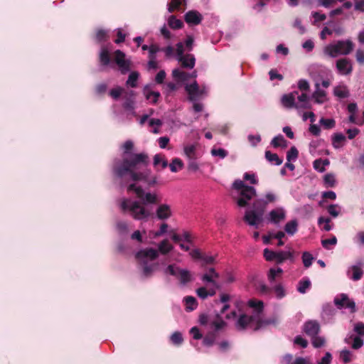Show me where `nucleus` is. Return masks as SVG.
Listing matches in <instances>:
<instances>
[{
    "label": "nucleus",
    "instance_id": "0e129e2a",
    "mask_svg": "<svg viewBox=\"0 0 364 364\" xmlns=\"http://www.w3.org/2000/svg\"><path fill=\"white\" fill-rule=\"evenodd\" d=\"M294 344L299 345L305 348L308 346V341L302 338L301 336H297L294 338Z\"/></svg>",
    "mask_w": 364,
    "mask_h": 364
},
{
    "label": "nucleus",
    "instance_id": "6e6d98bb",
    "mask_svg": "<svg viewBox=\"0 0 364 364\" xmlns=\"http://www.w3.org/2000/svg\"><path fill=\"white\" fill-rule=\"evenodd\" d=\"M328 213L333 217L336 218L339 215L340 210L337 204H331L327 208Z\"/></svg>",
    "mask_w": 364,
    "mask_h": 364
},
{
    "label": "nucleus",
    "instance_id": "052dcab7",
    "mask_svg": "<svg viewBox=\"0 0 364 364\" xmlns=\"http://www.w3.org/2000/svg\"><path fill=\"white\" fill-rule=\"evenodd\" d=\"M117 38L114 40V43L117 44H119L125 41L126 34L122 32V30L121 28H117Z\"/></svg>",
    "mask_w": 364,
    "mask_h": 364
},
{
    "label": "nucleus",
    "instance_id": "f3484780",
    "mask_svg": "<svg viewBox=\"0 0 364 364\" xmlns=\"http://www.w3.org/2000/svg\"><path fill=\"white\" fill-rule=\"evenodd\" d=\"M297 94L296 92L285 94L282 97L281 102L282 105L287 109L299 108V105L295 103V95Z\"/></svg>",
    "mask_w": 364,
    "mask_h": 364
},
{
    "label": "nucleus",
    "instance_id": "f03ea898",
    "mask_svg": "<svg viewBox=\"0 0 364 364\" xmlns=\"http://www.w3.org/2000/svg\"><path fill=\"white\" fill-rule=\"evenodd\" d=\"M127 192H134L139 200H132L124 198L120 203V208L124 213H129L130 216L136 220L146 221L152 215V213L146 208L149 204H157L159 200L155 193H145L141 186H136L135 183L129 184L127 187Z\"/></svg>",
    "mask_w": 364,
    "mask_h": 364
},
{
    "label": "nucleus",
    "instance_id": "3c124183",
    "mask_svg": "<svg viewBox=\"0 0 364 364\" xmlns=\"http://www.w3.org/2000/svg\"><path fill=\"white\" fill-rule=\"evenodd\" d=\"M248 304L250 307L255 309L258 313H261L263 310L264 304L262 301L250 300Z\"/></svg>",
    "mask_w": 364,
    "mask_h": 364
},
{
    "label": "nucleus",
    "instance_id": "bf43d9fd",
    "mask_svg": "<svg viewBox=\"0 0 364 364\" xmlns=\"http://www.w3.org/2000/svg\"><path fill=\"white\" fill-rule=\"evenodd\" d=\"M211 154L213 156H220L221 159H224L225 157H226L228 156V151L223 149H213L211 150Z\"/></svg>",
    "mask_w": 364,
    "mask_h": 364
},
{
    "label": "nucleus",
    "instance_id": "69168bd1",
    "mask_svg": "<svg viewBox=\"0 0 364 364\" xmlns=\"http://www.w3.org/2000/svg\"><path fill=\"white\" fill-rule=\"evenodd\" d=\"M298 87L301 91H308L310 86L307 80L301 79L298 82Z\"/></svg>",
    "mask_w": 364,
    "mask_h": 364
},
{
    "label": "nucleus",
    "instance_id": "aec40b11",
    "mask_svg": "<svg viewBox=\"0 0 364 364\" xmlns=\"http://www.w3.org/2000/svg\"><path fill=\"white\" fill-rule=\"evenodd\" d=\"M144 94L145 95V97L146 100H151V102L153 104H156L159 98L161 96V94L159 92H155L152 91L149 89V85H146L144 88Z\"/></svg>",
    "mask_w": 364,
    "mask_h": 364
},
{
    "label": "nucleus",
    "instance_id": "f8f14e48",
    "mask_svg": "<svg viewBox=\"0 0 364 364\" xmlns=\"http://www.w3.org/2000/svg\"><path fill=\"white\" fill-rule=\"evenodd\" d=\"M336 68L341 75H350L353 71V65L350 60L346 58L338 59L336 61Z\"/></svg>",
    "mask_w": 364,
    "mask_h": 364
},
{
    "label": "nucleus",
    "instance_id": "ea45409f",
    "mask_svg": "<svg viewBox=\"0 0 364 364\" xmlns=\"http://www.w3.org/2000/svg\"><path fill=\"white\" fill-rule=\"evenodd\" d=\"M309 97L306 93H302L301 95L298 97V100L301 102V105H299V108L303 109H309L311 108V105L309 103Z\"/></svg>",
    "mask_w": 364,
    "mask_h": 364
},
{
    "label": "nucleus",
    "instance_id": "c9c22d12",
    "mask_svg": "<svg viewBox=\"0 0 364 364\" xmlns=\"http://www.w3.org/2000/svg\"><path fill=\"white\" fill-rule=\"evenodd\" d=\"M139 77V73L136 71L132 72L127 80V85L130 86L131 87H136L137 86V80Z\"/></svg>",
    "mask_w": 364,
    "mask_h": 364
},
{
    "label": "nucleus",
    "instance_id": "603ef678",
    "mask_svg": "<svg viewBox=\"0 0 364 364\" xmlns=\"http://www.w3.org/2000/svg\"><path fill=\"white\" fill-rule=\"evenodd\" d=\"M337 243V238L336 236H333L330 239H325L321 240L322 246L327 250H329V245H335Z\"/></svg>",
    "mask_w": 364,
    "mask_h": 364
},
{
    "label": "nucleus",
    "instance_id": "c85d7f7f",
    "mask_svg": "<svg viewBox=\"0 0 364 364\" xmlns=\"http://www.w3.org/2000/svg\"><path fill=\"white\" fill-rule=\"evenodd\" d=\"M298 230V223L296 220H292L286 223L284 226L285 232L291 235H294Z\"/></svg>",
    "mask_w": 364,
    "mask_h": 364
},
{
    "label": "nucleus",
    "instance_id": "9b49d317",
    "mask_svg": "<svg viewBox=\"0 0 364 364\" xmlns=\"http://www.w3.org/2000/svg\"><path fill=\"white\" fill-rule=\"evenodd\" d=\"M321 330L319 323L316 320H309L304 323L303 326L304 332L309 337H315Z\"/></svg>",
    "mask_w": 364,
    "mask_h": 364
},
{
    "label": "nucleus",
    "instance_id": "ddd939ff",
    "mask_svg": "<svg viewBox=\"0 0 364 364\" xmlns=\"http://www.w3.org/2000/svg\"><path fill=\"white\" fill-rule=\"evenodd\" d=\"M219 278V274L215 271V268L210 267L208 272L201 277L203 282H208L212 284L213 287L220 289L219 284L216 282V279Z\"/></svg>",
    "mask_w": 364,
    "mask_h": 364
},
{
    "label": "nucleus",
    "instance_id": "09e8293b",
    "mask_svg": "<svg viewBox=\"0 0 364 364\" xmlns=\"http://www.w3.org/2000/svg\"><path fill=\"white\" fill-rule=\"evenodd\" d=\"M171 341L175 345H181L183 341L182 334L178 331L174 332L171 336Z\"/></svg>",
    "mask_w": 364,
    "mask_h": 364
},
{
    "label": "nucleus",
    "instance_id": "423d86ee",
    "mask_svg": "<svg viewBox=\"0 0 364 364\" xmlns=\"http://www.w3.org/2000/svg\"><path fill=\"white\" fill-rule=\"evenodd\" d=\"M255 322V326L253 328L255 331H257L264 326H267L272 323L270 319L264 320L257 316H248L245 314H241L236 323V328L239 331H244L247 327Z\"/></svg>",
    "mask_w": 364,
    "mask_h": 364
},
{
    "label": "nucleus",
    "instance_id": "680f3d73",
    "mask_svg": "<svg viewBox=\"0 0 364 364\" xmlns=\"http://www.w3.org/2000/svg\"><path fill=\"white\" fill-rule=\"evenodd\" d=\"M123 92V89L120 87L112 89L109 92V95L114 100H117Z\"/></svg>",
    "mask_w": 364,
    "mask_h": 364
},
{
    "label": "nucleus",
    "instance_id": "7c9ffc66",
    "mask_svg": "<svg viewBox=\"0 0 364 364\" xmlns=\"http://www.w3.org/2000/svg\"><path fill=\"white\" fill-rule=\"evenodd\" d=\"M350 270L352 271V275L349 276V277L353 280V281H358L360 280L363 274V271L362 269L357 266V265H353Z\"/></svg>",
    "mask_w": 364,
    "mask_h": 364
},
{
    "label": "nucleus",
    "instance_id": "8fccbe9b",
    "mask_svg": "<svg viewBox=\"0 0 364 364\" xmlns=\"http://www.w3.org/2000/svg\"><path fill=\"white\" fill-rule=\"evenodd\" d=\"M325 338L323 337L315 336L311 337V343L314 348H321L325 344Z\"/></svg>",
    "mask_w": 364,
    "mask_h": 364
},
{
    "label": "nucleus",
    "instance_id": "dca6fc26",
    "mask_svg": "<svg viewBox=\"0 0 364 364\" xmlns=\"http://www.w3.org/2000/svg\"><path fill=\"white\" fill-rule=\"evenodd\" d=\"M156 215L158 219L167 220L172 215L171 206L168 204H160L156 210Z\"/></svg>",
    "mask_w": 364,
    "mask_h": 364
},
{
    "label": "nucleus",
    "instance_id": "4d7b16f0",
    "mask_svg": "<svg viewBox=\"0 0 364 364\" xmlns=\"http://www.w3.org/2000/svg\"><path fill=\"white\" fill-rule=\"evenodd\" d=\"M159 51H161V48L156 44H151L149 46V58H156V53Z\"/></svg>",
    "mask_w": 364,
    "mask_h": 364
},
{
    "label": "nucleus",
    "instance_id": "7ed1b4c3",
    "mask_svg": "<svg viewBox=\"0 0 364 364\" xmlns=\"http://www.w3.org/2000/svg\"><path fill=\"white\" fill-rule=\"evenodd\" d=\"M173 249L171 245L169 244L168 240H162L159 245V250L151 247L145 248L139 250L135 254V258L139 265L142 267V274L144 277H151L154 272L156 270L157 263H149L158 258L159 252L163 255H166Z\"/></svg>",
    "mask_w": 364,
    "mask_h": 364
},
{
    "label": "nucleus",
    "instance_id": "5701e85b",
    "mask_svg": "<svg viewBox=\"0 0 364 364\" xmlns=\"http://www.w3.org/2000/svg\"><path fill=\"white\" fill-rule=\"evenodd\" d=\"M346 136L341 133H336L332 137V144L336 149H338L343 145L346 141Z\"/></svg>",
    "mask_w": 364,
    "mask_h": 364
},
{
    "label": "nucleus",
    "instance_id": "bb28decb",
    "mask_svg": "<svg viewBox=\"0 0 364 364\" xmlns=\"http://www.w3.org/2000/svg\"><path fill=\"white\" fill-rule=\"evenodd\" d=\"M315 86H316V90L313 93L312 97L314 98L315 102H316L318 104H321L323 102V100L321 98L325 97L326 95V93L324 90H320V88H319L320 85L318 83H316Z\"/></svg>",
    "mask_w": 364,
    "mask_h": 364
},
{
    "label": "nucleus",
    "instance_id": "2f4dec72",
    "mask_svg": "<svg viewBox=\"0 0 364 364\" xmlns=\"http://www.w3.org/2000/svg\"><path fill=\"white\" fill-rule=\"evenodd\" d=\"M311 283L308 278H304L299 282L297 291L301 294H305L306 290L310 288Z\"/></svg>",
    "mask_w": 364,
    "mask_h": 364
},
{
    "label": "nucleus",
    "instance_id": "393cba45",
    "mask_svg": "<svg viewBox=\"0 0 364 364\" xmlns=\"http://www.w3.org/2000/svg\"><path fill=\"white\" fill-rule=\"evenodd\" d=\"M183 151L185 155L188 159H196L198 158L196 145H187L184 146Z\"/></svg>",
    "mask_w": 364,
    "mask_h": 364
},
{
    "label": "nucleus",
    "instance_id": "473e14b6",
    "mask_svg": "<svg viewBox=\"0 0 364 364\" xmlns=\"http://www.w3.org/2000/svg\"><path fill=\"white\" fill-rule=\"evenodd\" d=\"M271 144L274 147L277 148L279 146L286 147L287 146V141L285 140L282 134L274 137L271 141Z\"/></svg>",
    "mask_w": 364,
    "mask_h": 364
},
{
    "label": "nucleus",
    "instance_id": "6ab92c4d",
    "mask_svg": "<svg viewBox=\"0 0 364 364\" xmlns=\"http://www.w3.org/2000/svg\"><path fill=\"white\" fill-rule=\"evenodd\" d=\"M178 60L184 68L192 69L196 64V58L193 54H186L185 56L178 58Z\"/></svg>",
    "mask_w": 364,
    "mask_h": 364
},
{
    "label": "nucleus",
    "instance_id": "412c9836",
    "mask_svg": "<svg viewBox=\"0 0 364 364\" xmlns=\"http://www.w3.org/2000/svg\"><path fill=\"white\" fill-rule=\"evenodd\" d=\"M99 58L102 65L107 66L110 63L111 57L108 50L106 48H102Z\"/></svg>",
    "mask_w": 364,
    "mask_h": 364
},
{
    "label": "nucleus",
    "instance_id": "4468645a",
    "mask_svg": "<svg viewBox=\"0 0 364 364\" xmlns=\"http://www.w3.org/2000/svg\"><path fill=\"white\" fill-rule=\"evenodd\" d=\"M286 218V212L282 208H277L272 210L267 218L269 222L273 224H279Z\"/></svg>",
    "mask_w": 364,
    "mask_h": 364
},
{
    "label": "nucleus",
    "instance_id": "c756f323",
    "mask_svg": "<svg viewBox=\"0 0 364 364\" xmlns=\"http://www.w3.org/2000/svg\"><path fill=\"white\" fill-rule=\"evenodd\" d=\"M134 96V92L130 91L129 96L126 97L122 107L124 109L128 111H133L134 109V101L132 97Z\"/></svg>",
    "mask_w": 364,
    "mask_h": 364
},
{
    "label": "nucleus",
    "instance_id": "4be33fe9",
    "mask_svg": "<svg viewBox=\"0 0 364 364\" xmlns=\"http://www.w3.org/2000/svg\"><path fill=\"white\" fill-rule=\"evenodd\" d=\"M333 94L339 98H346L350 95L347 86L343 85L335 87Z\"/></svg>",
    "mask_w": 364,
    "mask_h": 364
},
{
    "label": "nucleus",
    "instance_id": "338daca9",
    "mask_svg": "<svg viewBox=\"0 0 364 364\" xmlns=\"http://www.w3.org/2000/svg\"><path fill=\"white\" fill-rule=\"evenodd\" d=\"M354 9L359 12H364V0H354Z\"/></svg>",
    "mask_w": 364,
    "mask_h": 364
},
{
    "label": "nucleus",
    "instance_id": "58836bf2",
    "mask_svg": "<svg viewBox=\"0 0 364 364\" xmlns=\"http://www.w3.org/2000/svg\"><path fill=\"white\" fill-rule=\"evenodd\" d=\"M181 269L177 267L175 264H169L166 269H165L164 272L165 274H168L170 275H172L175 277L176 278H178L179 277V272H181Z\"/></svg>",
    "mask_w": 364,
    "mask_h": 364
},
{
    "label": "nucleus",
    "instance_id": "0eeeda50",
    "mask_svg": "<svg viewBox=\"0 0 364 364\" xmlns=\"http://www.w3.org/2000/svg\"><path fill=\"white\" fill-rule=\"evenodd\" d=\"M354 44L350 40L338 41L333 44L326 46L324 53L331 58H336L338 55H348L352 52Z\"/></svg>",
    "mask_w": 364,
    "mask_h": 364
},
{
    "label": "nucleus",
    "instance_id": "13d9d810",
    "mask_svg": "<svg viewBox=\"0 0 364 364\" xmlns=\"http://www.w3.org/2000/svg\"><path fill=\"white\" fill-rule=\"evenodd\" d=\"M341 358L345 363H348L351 361V353L348 350H343L340 354Z\"/></svg>",
    "mask_w": 364,
    "mask_h": 364
},
{
    "label": "nucleus",
    "instance_id": "de8ad7c7",
    "mask_svg": "<svg viewBox=\"0 0 364 364\" xmlns=\"http://www.w3.org/2000/svg\"><path fill=\"white\" fill-rule=\"evenodd\" d=\"M299 151L295 146H292L287 153V159L288 161L296 160L298 158Z\"/></svg>",
    "mask_w": 364,
    "mask_h": 364
},
{
    "label": "nucleus",
    "instance_id": "774afa93",
    "mask_svg": "<svg viewBox=\"0 0 364 364\" xmlns=\"http://www.w3.org/2000/svg\"><path fill=\"white\" fill-rule=\"evenodd\" d=\"M354 331L360 336H364V323L358 322L355 325Z\"/></svg>",
    "mask_w": 364,
    "mask_h": 364
},
{
    "label": "nucleus",
    "instance_id": "20e7f679",
    "mask_svg": "<svg viewBox=\"0 0 364 364\" xmlns=\"http://www.w3.org/2000/svg\"><path fill=\"white\" fill-rule=\"evenodd\" d=\"M232 188L237 194V196L233 195L232 198L239 207H246L249 201L256 196L255 188L245 185L242 180H235L232 184Z\"/></svg>",
    "mask_w": 364,
    "mask_h": 364
},
{
    "label": "nucleus",
    "instance_id": "cd10ccee",
    "mask_svg": "<svg viewBox=\"0 0 364 364\" xmlns=\"http://www.w3.org/2000/svg\"><path fill=\"white\" fill-rule=\"evenodd\" d=\"M172 76L178 82H185L190 77V75L188 73L181 71L179 69H174L172 71Z\"/></svg>",
    "mask_w": 364,
    "mask_h": 364
},
{
    "label": "nucleus",
    "instance_id": "1a4fd4ad",
    "mask_svg": "<svg viewBox=\"0 0 364 364\" xmlns=\"http://www.w3.org/2000/svg\"><path fill=\"white\" fill-rule=\"evenodd\" d=\"M333 303L338 309H348L350 313L356 311L355 303L350 299L348 294L342 293L338 294L333 299Z\"/></svg>",
    "mask_w": 364,
    "mask_h": 364
},
{
    "label": "nucleus",
    "instance_id": "e2e57ef3",
    "mask_svg": "<svg viewBox=\"0 0 364 364\" xmlns=\"http://www.w3.org/2000/svg\"><path fill=\"white\" fill-rule=\"evenodd\" d=\"M322 159H318L313 162V167L316 171L323 173L326 171L325 167L322 166Z\"/></svg>",
    "mask_w": 364,
    "mask_h": 364
},
{
    "label": "nucleus",
    "instance_id": "2eb2a0df",
    "mask_svg": "<svg viewBox=\"0 0 364 364\" xmlns=\"http://www.w3.org/2000/svg\"><path fill=\"white\" fill-rule=\"evenodd\" d=\"M202 19V15L196 10L189 11L184 16L185 21L190 25H198L201 23Z\"/></svg>",
    "mask_w": 364,
    "mask_h": 364
},
{
    "label": "nucleus",
    "instance_id": "6e6552de",
    "mask_svg": "<svg viewBox=\"0 0 364 364\" xmlns=\"http://www.w3.org/2000/svg\"><path fill=\"white\" fill-rule=\"evenodd\" d=\"M263 256L267 261L275 260L277 264H282L285 260H293V253L291 252L279 251L274 252L266 248L264 250Z\"/></svg>",
    "mask_w": 364,
    "mask_h": 364
},
{
    "label": "nucleus",
    "instance_id": "f704fd0d",
    "mask_svg": "<svg viewBox=\"0 0 364 364\" xmlns=\"http://www.w3.org/2000/svg\"><path fill=\"white\" fill-rule=\"evenodd\" d=\"M168 24L173 29H179L183 26V21L173 15L168 18Z\"/></svg>",
    "mask_w": 364,
    "mask_h": 364
},
{
    "label": "nucleus",
    "instance_id": "a211bd4d",
    "mask_svg": "<svg viewBox=\"0 0 364 364\" xmlns=\"http://www.w3.org/2000/svg\"><path fill=\"white\" fill-rule=\"evenodd\" d=\"M185 90L189 95V100L191 101L196 100V98L202 94L199 90V87L196 81L190 85H187L185 87Z\"/></svg>",
    "mask_w": 364,
    "mask_h": 364
},
{
    "label": "nucleus",
    "instance_id": "864d4df0",
    "mask_svg": "<svg viewBox=\"0 0 364 364\" xmlns=\"http://www.w3.org/2000/svg\"><path fill=\"white\" fill-rule=\"evenodd\" d=\"M272 291H274L278 299H282L286 294L284 287L281 284H277L274 288H272Z\"/></svg>",
    "mask_w": 364,
    "mask_h": 364
},
{
    "label": "nucleus",
    "instance_id": "c03bdc74",
    "mask_svg": "<svg viewBox=\"0 0 364 364\" xmlns=\"http://www.w3.org/2000/svg\"><path fill=\"white\" fill-rule=\"evenodd\" d=\"M161 164L163 168H165L168 166V161L164 159V156L161 154H156L154 157V165L156 166L159 164Z\"/></svg>",
    "mask_w": 364,
    "mask_h": 364
},
{
    "label": "nucleus",
    "instance_id": "a878e982",
    "mask_svg": "<svg viewBox=\"0 0 364 364\" xmlns=\"http://www.w3.org/2000/svg\"><path fill=\"white\" fill-rule=\"evenodd\" d=\"M265 158L268 161L277 166L281 165L283 162L282 159H280L277 154L272 153L270 151H265Z\"/></svg>",
    "mask_w": 364,
    "mask_h": 364
},
{
    "label": "nucleus",
    "instance_id": "4c0bfd02",
    "mask_svg": "<svg viewBox=\"0 0 364 364\" xmlns=\"http://www.w3.org/2000/svg\"><path fill=\"white\" fill-rule=\"evenodd\" d=\"M180 280L181 284H186L191 280V275L188 270L182 269L179 272V277L178 278Z\"/></svg>",
    "mask_w": 364,
    "mask_h": 364
},
{
    "label": "nucleus",
    "instance_id": "a19ab883",
    "mask_svg": "<svg viewBox=\"0 0 364 364\" xmlns=\"http://www.w3.org/2000/svg\"><path fill=\"white\" fill-rule=\"evenodd\" d=\"M186 3V0H171L168 4V11L173 13L175 10L179 9L180 6Z\"/></svg>",
    "mask_w": 364,
    "mask_h": 364
},
{
    "label": "nucleus",
    "instance_id": "79ce46f5",
    "mask_svg": "<svg viewBox=\"0 0 364 364\" xmlns=\"http://www.w3.org/2000/svg\"><path fill=\"white\" fill-rule=\"evenodd\" d=\"M216 339V334L213 332L208 333L203 340V345L206 346H212Z\"/></svg>",
    "mask_w": 364,
    "mask_h": 364
},
{
    "label": "nucleus",
    "instance_id": "9d476101",
    "mask_svg": "<svg viewBox=\"0 0 364 364\" xmlns=\"http://www.w3.org/2000/svg\"><path fill=\"white\" fill-rule=\"evenodd\" d=\"M125 57L124 53L120 50H117L114 53V62L122 74H126L131 69V61L127 60Z\"/></svg>",
    "mask_w": 364,
    "mask_h": 364
},
{
    "label": "nucleus",
    "instance_id": "a18cd8bd",
    "mask_svg": "<svg viewBox=\"0 0 364 364\" xmlns=\"http://www.w3.org/2000/svg\"><path fill=\"white\" fill-rule=\"evenodd\" d=\"M313 260L314 257L311 254H310L309 252H303L302 262L305 267H309L311 265Z\"/></svg>",
    "mask_w": 364,
    "mask_h": 364
},
{
    "label": "nucleus",
    "instance_id": "39448f33",
    "mask_svg": "<svg viewBox=\"0 0 364 364\" xmlns=\"http://www.w3.org/2000/svg\"><path fill=\"white\" fill-rule=\"evenodd\" d=\"M268 205V201L264 199H257L252 204V210H247L244 216V220L251 226L257 227L262 222L264 211Z\"/></svg>",
    "mask_w": 364,
    "mask_h": 364
},
{
    "label": "nucleus",
    "instance_id": "37998d69",
    "mask_svg": "<svg viewBox=\"0 0 364 364\" xmlns=\"http://www.w3.org/2000/svg\"><path fill=\"white\" fill-rule=\"evenodd\" d=\"M186 301V309L190 311L194 310L197 306V301L195 297L188 296L184 298Z\"/></svg>",
    "mask_w": 364,
    "mask_h": 364
},
{
    "label": "nucleus",
    "instance_id": "f257e3e1",
    "mask_svg": "<svg viewBox=\"0 0 364 364\" xmlns=\"http://www.w3.org/2000/svg\"><path fill=\"white\" fill-rule=\"evenodd\" d=\"M134 144L131 140L123 144V157L122 160H114L112 172L118 178L129 176L134 182L144 181L149 187L157 183V176L151 175V170L147 168L149 164V156L146 153H131Z\"/></svg>",
    "mask_w": 364,
    "mask_h": 364
},
{
    "label": "nucleus",
    "instance_id": "b1692460",
    "mask_svg": "<svg viewBox=\"0 0 364 364\" xmlns=\"http://www.w3.org/2000/svg\"><path fill=\"white\" fill-rule=\"evenodd\" d=\"M109 36L107 31L105 29H97L95 33V41L98 43L106 42L109 40Z\"/></svg>",
    "mask_w": 364,
    "mask_h": 364
},
{
    "label": "nucleus",
    "instance_id": "5fc2aeb1",
    "mask_svg": "<svg viewBox=\"0 0 364 364\" xmlns=\"http://www.w3.org/2000/svg\"><path fill=\"white\" fill-rule=\"evenodd\" d=\"M330 222L331 219L328 218L320 217L318 220V225L325 223L323 228L325 231H329L331 230V225L329 224Z\"/></svg>",
    "mask_w": 364,
    "mask_h": 364
},
{
    "label": "nucleus",
    "instance_id": "72a5a7b5",
    "mask_svg": "<svg viewBox=\"0 0 364 364\" xmlns=\"http://www.w3.org/2000/svg\"><path fill=\"white\" fill-rule=\"evenodd\" d=\"M323 183L326 187L333 188L336 185V180L335 175L331 173H326L323 176Z\"/></svg>",
    "mask_w": 364,
    "mask_h": 364
},
{
    "label": "nucleus",
    "instance_id": "e433bc0d",
    "mask_svg": "<svg viewBox=\"0 0 364 364\" xmlns=\"http://www.w3.org/2000/svg\"><path fill=\"white\" fill-rule=\"evenodd\" d=\"M183 167V163L181 159L175 158L172 160L169 164V168L171 172L176 173L178 169H181Z\"/></svg>",
    "mask_w": 364,
    "mask_h": 364
},
{
    "label": "nucleus",
    "instance_id": "49530a36",
    "mask_svg": "<svg viewBox=\"0 0 364 364\" xmlns=\"http://www.w3.org/2000/svg\"><path fill=\"white\" fill-rule=\"evenodd\" d=\"M319 122L326 129H332L336 125V122L333 119H326L322 117L320 119Z\"/></svg>",
    "mask_w": 364,
    "mask_h": 364
}]
</instances>
